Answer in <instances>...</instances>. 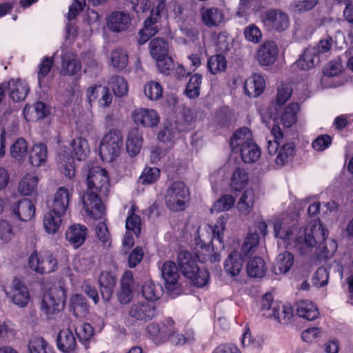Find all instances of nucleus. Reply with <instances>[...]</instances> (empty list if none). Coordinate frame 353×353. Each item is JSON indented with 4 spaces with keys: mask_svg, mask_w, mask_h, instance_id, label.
I'll return each instance as SVG.
<instances>
[{
    "mask_svg": "<svg viewBox=\"0 0 353 353\" xmlns=\"http://www.w3.org/2000/svg\"><path fill=\"white\" fill-rule=\"evenodd\" d=\"M278 48L274 41L264 42L259 48L257 53V60L261 65H272L277 59Z\"/></svg>",
    "mask_w": 353,
    "mask_h": 353,
    "instance_id": "nucleus-24",
    "label": "nucleus"
},
{
    "mask_svg": "<svg viewBox=\"0 0 353 353\" xmlns=\"http://www.w3.org/2000/svg\"><path fill=\"white\" fill-rule=\"evenodd\" d=\"M48 347V343L43 337L39 336L31 338L28 343L30 353H47Z\"/></svg>",
    "mask_w": 353,
    "mask_h": 353,
    "instance_id": "nucleus-60",
    "label": "nucleus"
},
{
    "mask_svg": "<svg viewBox=\"0 0 353 353\" xmlns=\"http://www.w3.org/2000/svg\"><path fill=\"white\" fill-rule=\"evenodd\" d=\"M147 330L156 343H162L170 341L172 335L176 334L177 328L174 321L168 318L160 323L153 322L149 324Z\"/></svg>",
    "mask_w": 353,
    "mask_h": 353,
    "instance_id": "nucleus-14",
    "label": "nucleus"
},
{
    "mask_svg": "<svg viewBox=\"0 0 353 353\" xmlns=\"http://www.w3.org/2000/svg\"><path fill=\"white\" fill-rule=\"evenodd\" d=\"M48 110L42 102H37L32 105H26L23 109L25 119L28 121H36L47 116Z\"/></svg>",
    "mask_w": 353,
    "mask_h": 353,
    "instance_id": "nucleus-40",
    "label": "nucleus"
},
{
    "mask_svg": "<svg viewBox=\"0 0 353 353\" xmlns=\"http://www.w3.org/2000/svg\"><path fill=\"white\" fill-rule=\"evenodd\" d=\"M10 97L14 101H20L26 99L29 92L28 83L21 79H12L8 83Z\"/></svg>",
    "mask_w": 353,
    "mask_h": 353,
    "instance_id": "nucleus-36",
    "label": "nucleus"
},
{
    "mask_svg": "<svg viewBox=\"0 0 353 353\" xmlns=\"http://www.w3.org/2000/svg\"><path fill=\"white\" fill-rule=\"evenodd\" d=\"M266 270L265 263L261 257H252L247 263L246 270L250 277L261 278L265 275Z\"/></svg>",
    "mask_w": 353,
    "mask_h": 353,
    "instance_id": "nucleus-43",
    "label": "nucleus"
},
{
    "mask_svg": "<svg viewBox=\"0 0 353 353\" xmlns=\"http://www.w3.org/2000/svg\"><path fill=\"white\" fill-rule=\"evenodd\" d=\"M259 196L256 191L252 188L245 190L240 196L236 208L241 216L249 215L254 209V204Z\"/></svg>",
    "mask_w": 353,
    "mask_h": 353,
    "instance_id": "nucleus-27",
    "label": "nucleus"
},
{
    "mask_svg": "<svg viewBox=\"0 0 353 353\" xmlns=\"http://www.w3.org/2000/svg\"><path fill=\"white\" fill-rule=\"evenodd\" d=\"M66 290L61 286L50 289L43 296L41 309L47 315L61 312L65 306Z\"/></svg>",
    "mask_w": 353,
    "mask_h": 353,
    "instance_id": "nucleus-11",
    "label": "nucleus"
},
{
    "mask_svg": "<svg viewBox=\"0 0 353 353\" xmlns=\"http://www.w3.org/2000/svg\"><path fill=\"white\" fill-rule=\"evenodd\" d=\"M129 313L137 320L148 321L155 316L156 310L152 303L137 302L131 306Z\"/></svg>",
    "mask_w": 353,
    "mask_h": 353,
    "instance_id": "nucleus-30",
    "label": "nucleus"
},
{
    "mask_svg": "<svg viewBox=\"0 0 353 353\" xmlns=\"http://www.w3.org/2000/svg\"><path fill=\"white\" fill-rule=\"evenodd\" d=\"M65 325L68 327L62 328L57 335V347L62 353H75L77 346L76 336L71 330L70 322L67 321Z\"/></svg>",
    "mask_w": 353,
    "mask_h": 353,
    "instance_id": "nucleus-20",
    "label": "nucleus"
},
{
    "mask_svg": "<svg viewBox=\"0 0 353 353\" xmlns=\"http://www.w3.org/2000/svg\"><path fill=\"white\" fill-rule=\"evenodd\" d=\"M73 192L72 188L59 187L49 201L48 208L66 214L73 196Z\"/></svg>",
    "mask_w": 353,
    "mask_h": 353,
    "instance_id": "nucleus-18",
    "label": "nucleus"
},
{
    "mask_svg": "<svg viewBox=\"0 0 353 353\" xmlns=\"http://www.w3.org/2000/svg\"><path fill=\"white\" fill-rule=\"evenodd\" d=\"M189 201V190L183 182L175 181L168 188L165 195V203L170 210H185Z\"/></svg>",
    "mask_w": 353,
    "mask_h": 353,
    "instance_id": "nucleus-9",
    "label": "nucleus"
},
{
    "mask_svg": "<svg viewBox=\"0 0 353 353\" xmlns=\"http://www.w3.org/2000/svg\"><path fill=\"white\" fill-rule=\"evenodd\" d=\"M161 272L165 288L174 295L179 294L181 292L179 282L180 275L175 263L170 261H165L161 267Z\"/></svg>",
    "mask_w": 353,
    "mask_h": 353,
    "instance_id": "nucleus-16",
    "label": "nucleus"
},
{
    "mask_svg": "<svg viewBox=\"0 0 353 353\" xmlns=\"http://www.w3.org/2000/svg\"><path fill=\"white\" fill-rule=\"evenodd\" d=\"M276 113L270 112V117L276 123H281L285 128L291 127L296 122L297 114L300 110L299 103H291L279 110L276 109Z\"/></svg>",
    "mask_w": 353,
    "mask_h": 353,
    "instance_id": "nucleus-19",
    "label": "nucleus"
},
{
    "mask_svg": "<svg viewBox=\"0 0 353 353\" xmlns=\"http://www.w3.org/2000/svg\"><path fill=\"white\" fill-rule=\"evenodd\" d=\"M65 214L49 209L44 214L43 224L45 231L49 234H56L63 223V217Z\"/></svg>",
    "mask_w": 353,
    "mask_h": 353,
    "instance_id": "nucleus-29",
    "label": "nucleus"
},
{
    "mask_svg": "<svg viewBox=\"0 0 353 353\" xmlns=\"http://www.w3.org/2000/svg\"><path fill=\"white\" fill-rule=\"evenodd\" d=\"M101 196L97 192L87 190L81 196L83 209L90 218L99 219L105 215V208Z\"/></svg>",
    "mask_w": 353,
    "mask_h": 353,
    "instance_id": "nucleus-13",
    "label": "nucleus"
},
{
    "mask_svg": "<svg viewBox=\"0 0 353 353\" xmlns=\"http://www.w3.org/2000/svg\"><path fill=\"white\" fill-rule=\"evenodd\" d=\"M3 291L7 297L20 307H26L30 302V296L27 286L17 278L14 279L10 285L5 286Z\"/></svg>",
    "mask_w": 353,
    "mask_h": 353,
    "instance_id": "nucleus-15",
    "label": "nucleus"
},
{
    "mask_svg": "<svg viewBox=\"0 0 353 353\" xmlns=\"http://www.w3.org/2000/svg\"><path fill=\"white\" fill-rule=\"evenodd\" d=\"M202 252L196 250L193 255L188 251H181L178 254V264L183 274L190 280L196 287L201 288L208 284L210 274L205 269L200 268L197 261L201 262L207 260H201Z\"/></svg>",
    "mask_w": 353,
    "mask_h": 353,
    "instance_id": "nucleus-4",
    "label": "nucleus"
},
{
    "mask_svg": "<svg viewBox=\"0 0 353 353\" xmlns=\"http://www.w3.org/2000/svg\"><path fill=\"white\" fill-rule=\"evenodd\" d=\"M279 309L275 312L272 319L276 320L279 323L286 324L290 322L293 317V310L290 305L278 303Z\"/></svg>",
    "mask_w": 353,
    "mask_h": 353,
    "instance_id": "nucleus-53",
    "label": "nucleus"
},
{
    "mask_svg": "<svg viewBox=\"0 0 353 353\" xmlns=\"http://www.w3.org/2000/svg\"><path fill=\"white\" fill-rule=\"evenodd\" d=\"M110 63L118 70L124 69L128 63V54L123 49L117 48L111 52Z\"/></svg>",
    "mask_w": 353,
    "mask_h": 353,
    "instance_id": "nucleus-48",
    "label": "nucleus"
},
{
    "mask_svg": "<svg viewBox=\"0 0 353 353\" xmlns=\"http://www.w3.org/2000/svg\"><path fill=\"white\" fill-rule=\"evenodd\" d=\"M259 243V236L256 233L249 234L244 240L241 252L244 255L250 254L256 250Z\"/></svg>",
    "mask_w": 353,
    "mask_h": 353,
    "instance_id": "nucleus-59",
    "label": "nucleus"
},
{
    "mask_svg": "<svg viewBox=\"0 0 353 353\" xmlns=\"http://www.w3.org/2000/svg\"><path fill=\"white\" fill-rule=\"evenodd\" d=\"M163 290L160 285H156L151 281L145 282L142 287V294L150 302L158 300L162 295Z\"/></svg>",
    "mask_w": 353,
    "mask_h": 353,
    "instance_id": "nucleus-46",
    "label": "nucleus"
},
{
    "mask_svg": "<svg viewBox=\"0 0 353 353\" xmlns=\"http://www.w3.org/2000/svg\"><path fill=\"white\" fill-rule=\"evenodd\" d=\"M130 119L137 127L153 129L160 123L161 117L155 109L139 107L131 112Z\"/></svg>",
    "mask_w": 353,
    "mask_h": 353,
    "instance_id": "nucleus-12",
    "label": "nucleus"
},
{
    "mask_svg": "<svg viewBox=\"0 0 353 353\" xmlns=\"http://www.w3.org/2000/svg\"><path fill=\"white\" fill-rule=\"evenodd\" d=\"M123 140L121 130L111 129L104 134L101 140L99 155L103 161L111 163L121 154Z\"/></svg>",
    "mask_w": 353,
    "mask_h": 353,
    "instance_id": "nucleus-6",
    "label": "nucleus"
},
{
    "mask_svg": "<svg viewBox=\"0 0 353 353\" xmlns=\"http://www.w3.org/2000/svg\"><path fill=\"white\" fill-rule=\"evenodd\" d=\"M278 302H274L272 294H265L259 303V313L266 318H272L278 310Z\"/></svg>",
    "mask_w": 353,
    "mask_h": 353,
    "instance_id": "nucleus-45",
    "label": "nucleus"
},
{
    "mask_svg": "<svg viewBox=\"0 0 353 353\" xmlns=\"http://www.w3.org/2000/svg\"><path fill=\"white\" fill-rule=\"evenodd\" d=\"M231 147L234 151L239 152L242 161L245 163H255L261 154L259 147L252 139V132L248 128H242L235 132L231 138Z\"/></svg>",
    "mask_w": 353,
    "mask_h": 353,
    "instance_id": "nucleus-5",
    "label": "nucleus"
},
{
    "mask_svg": "<svg viewBox=\"0 0 353 353\" xmlns=\"http://www.w3.org/2000/svg\"><path fill=\"white\" fill-rule=\"evenodd\" d=\"M72 153L77 161L85 160L90 152L88 141L83 137H77L71 142Z\"/></svg>",
    "mask_w": 353,
    "mask_h": 353,
    "instance_id": "nucleus-42",
    "label": "nucleus"
},
{
    "mask_svg": "<svg viewBox=\"0 0 353 353\" xmlns=\"http://www.w3.org/2000/svg\"><path fill=\"white\" fill-rule=\"evenodd\" d=\"M57 165L59 171L69 179H72L76 172L73 157L65 148L61 147L57 155Z\"/></svg>",
    "mask_w": 353,
    "mask_h": 353,
    "instance_id": "nucleus-25",
    "label": "nucleus"
},
{
    "mask_svg": "<svg viewBox=\"0 0 353 353\" xmlns=\"http://www.w3.org/2000/svg\"><path fill=\"white\" fill-rule=\"evenodd\" d=\"M202 83V76L194 74L190 77L185 90V94L190 99L197 98L200 94V88Z\"/></svg>",
    "mask_w": 353,
    "mask_h": 353,
    "instance_id": "nucleus-47",
    "label": "nucleus"
},
{
    "mask_svg": "<svg viewBox=\"0 0 353 353\" xmlns=\"http://www.w3.org/2000/svg\"><path fill=\"white\" fill-rule=\"evenodd\" d=\"M235 202V198L231 194H224L214 203L210 209L212 213L228 211L231 209Z\"/></svg>",
    "mask_w": 353,
    "mask_h": 353,
    "instance_id": "nucleus-51",
    "label": "nucleus"
},
{
    "mask_svg": "<svg viewBox=\"0 0 353 353\" xmlns=\"http://www.w3.org/2000/svg\"><path fill=\"white\" fill-rule=\"evenodd\" d=\"M111 88L117 97H123L128 93V85L125 79L121 77H114L110 81Z\"/></svg>",
    "mask_w": 353,
    "mask_h": 353,
    "instance_id": "nucleus-57",
    "label": "nucleus"
},
{
    "mask_svg": "<svg viewBox=\"0 0 353 353\" xmlns=\"http://www.w3.org/2000/svg\"><path fill=\"white\" fill-rule=\"evenodd\" d=\"M248 182L247 173L241 169H236L232 174L230 181L231 188L236 191L243 189Z\"/></svg>",
    "mask_w": 353,
    "mask_h": 353,
    "instance_id": "nucleus-54",
    "label": "nucleus"
},
{
    "mask_svg": "<svg viewBox=\"0 0 353 353\" xmlns=\"http://www.w3.org/2000/svg\"><path fill=\"white\" fill-rule=\"evenodd\" d=\"M132 19L130 14L125 12H113L107 19L108 28L115 32L127 31L131 26Z\"/></svg>",
    "mask_w": 353,
    "mask_h": 353,
    "instance_id": "nucleus-22",
    "label": "nucleus"
},
{
    "mask_svg": "<svg viewBox=\"0 0 353 353\" xmlns=\"http://www.w3.org/2000/svg\"><path fill=\"white\" fill-rule=\"evenodd\" d=\"M81 73V65L77 55L70 51H65L62 55L61 74L79 77Z\"/></svg>",
    "mask_w": 353,
    "mask_h": 353,
    "instance_id": "nucleus-23",
    "label": "nucleus"
},
{
    "mask_svg": "<svg viewBox=\"0 0 353 353\" xmlns=\"http://www.w3.org/2000/svg\"><path fill=\"white\" fill-rule=\"evenodd\" d=\"M43 264L41 274L54 272L58 268L57 259L50 253L44 252L43 254Z\"/></svg>",
    "mask_w": 353,
    "mask_h": 353,
    "instance_id": "nucleus-62",
    "label": "nucleus"
},
{
    "mask_svg": "<svg viewBox=\"0 0 353 353\" xmlns=\"http://www.w3.org/2000/svg\"><path fill=\"white\" fill-rule=\"evenodd\" d=\"M53 62L54 61L52 57H44L41 60V62L39 65L37 74L38 82L40 87L46 84V78L52 68Z\"/></svg>",
    "mask_w": 353,
    "mask_h": 353,
    "instance_id": "nucleus-56",
    "label": "nucleus"
},
{
    "mask_svg": "<svg viewBox=\"0 0 353 353\" xmlns=\"http://www.w3.org/2000/svg\"><path fill=\"white\" fill-rule=\"evenodd\" d=\"M47 148L42 143L34 144L29 152V161L34 167L43 165L47 161Z\"/></svg>",
    "mask_w": 353,
    "mask_h": 353,
    "instance_id": "nucleus-39",
    "label": "nucleus"
},
{
    "mask_svg": "<svg viewBox=\"0 0 353 353\" xmlns=\"http://www.w3.org/2000/svg\"><path fill=\"white\" fill-rule=\"evenodd\" d=\"M155 8L150 11V15L145 20L143 27L138 33V43L144 44L150 37L156 34L161 28V21L165 9L164 0H154Z\"/></svg>",
    "mask_w": 353,
    "mask_h": 353,
    "instance_id": "nucleus-7",
    "label": "nucleus"
},
{
    "mask_svg": "<svg viewBox=\"0 0 353 353\" xmlns=\"http://www.w3.org/2000/svg\"><path fill=\"white\" fill-rule=\"evenodd\" d=\"M318 0H294L290 4V9L296 13L307 12L315 7Z\"/></svg>",
    "mask_w": 353,
    "mask_h": 353,
    "instance_id": "nucleus-61",
    "label": "nucleus"
},
{
    "mask_svg": "<svg viewBox=\"0 0 353 353\" xmlns=\"http://www.w3.org/2000/svg\"><path fill=\"white\" fill-rule=\"evenodd\" d=\"M265 87V80L259 74H252L244 83L245 93L252 97L259 96L264 91Z\"/></svg>",
    "mask_w": 353,
    "mask_h": 353,
    "instance_id": "nucleus-33",
    "label": "nucleus"
},
{
    "mask_svg": "<svg viewBox=\"0 0 353 353\" xmlns=\"http://www.w3.org/2000/svg\"><path fill=\"white\" fill-rule=\"evenodd\" d=\"M243 34L245 39L253 43H258L262 39V32L259 28L254 24H250L245 27Z\"/></svg>",
    "mask_w": 353,
    "mask_h": 353,
    "instance_id": "nucleus-63",
    "label": "nucleus"
},
{
    "mask_svg": "<svg viewBox=\"0 0 353 353\" xmlns=\"http://www.w3.org/2000/svg\"><path fill=\"white\" fill-rule=\"evenodd\" d=\"M143 92L148 99L157 101L163 96V88L159 82L150 81L144 85Z\"/></svg>",
    "mask_w": 353,
    "mask_h": 353,
    "instance_id": "nucleus-49",
    "label": "nucleus"
},
{
    "mask_svg": "<svg viewBox=\"0 0 353 353\" xmlns=\"http://www.w3.org/2000/svg\"><path fill=\"white\" fill-rule=\"evenodd\" d=\"M227 66V61L224 56L216 54L212 56L208 61V70L212 74H217L225 71Z\"/></svg>",
    "mask_w": 353,
    "mask_h": 353,
    "instance_id": "nucleus-52",
    "label": "nucleus"
},
{
    "mask_svg": "<svg viewBox=\"0 0 353 353\" xmlns=\"http://www.w3.org/2000/svg\"><path fill=\"white\" fill-rule=\"evenodd\" d=\"M292 94V88L290 83H282L277 89L276 103L279 105L285 103Z\"/></svg>",
    "mask_w": 353,
    "mask_h": 353,
    "instance_id": "nucleus-64",
    "label": "nucleus"
},
{
    "mask_svg": "<svg viewBox=\"0 0 353 353\" xmlns=\"http://www.w3.org/2000/svg\"><path fill=\"white\" fill-rule=\"evenodd\" d=\"M201 16L203 23L209 28L220 26L225 19L223 12L216 8H203Z\"/></svg>",
    "mask_w": 353,
    "mask_h": 353,
    "instance_id": "nucleus-34",
    "label": "nucleus"
},
{
    "mask_svg": "<svg viewBox=\"0 0 353 353\" xmlns=\"http://www.w3.org/2000/svg\"><path fill=\"white\" fill-rule=\"evenodd\" d=\"M28 151V145L23 138L17 139L11 145L10 154L12 158L18 162H23L26 159Z\"/></svg>",
    "mask_w": 353,
    "mask_h": 353,
    "instance_id": "nucleus-44",
    "label": "nucleus"
},
{
    "mask_svg": "<svg viewBox=\"0 0 353 353\" xmlns=\"http://www.w3.org/2000/svg\"><path fill=\"white\" fill-rule=\"evenodd\" d=\"M267 150L271 163L270 169L281 168L294 157L295 149L291 142H285L279 126L275 125L271 131V137L267 140Z\"/></svg>",
    "mask_w": 353,
    "mask_h": 353,
    "instance_id": "nucleus-3",
    "label": "nucleus"
},
{
    "mask_svg": "<svg viewBox=\"0 0 353 353\" xmlns=\"http://www.w3.org/2000/svg\"><path fill=\"white\" fill-rule=\"evenodd\" d=\"M149 50L161 72L168 74L173 65V60L169 56L168 43L161 38L153 39L150 42Z\"/></svg>",
    "mask_w": 353,
    "mask_h": 353,
    "instance_id": "nucleus-8",
    "label": "nucleus"
},
{
    "mask_svg": "<svg viewBox=\"0 0 353 353\" xmlns=\"http://www.w3.org/2000/svg\"><path fill=\"white\" fill-rule=\"evenodd\" d=\"M262 22L269 30L283 31L289 27L288 16L278 10L266 11L262 17Z\"/></svg>",
    "mask_w": 353,
    "mask_h": 353,
    "instance_id": "nucleus-17",
    "label": "nucleus"
},
{
    "mask_svg": "<svg viewBox=\"0 0 353 353\" xmlns=\"http://www.w3.org/2000/svg\"><path fill=\"white\" fill-rule=\"evenodd\" d=\"M319 62V55L316 53V48H307L302 57L294 64V66L301 70H307L313 68Z\"/></svg>",
    "mask_w": 353,
    "mask_h": 353,
    "instance_id": "nucleus-38",
    "label": "nucleus"
},
{
    "mask_svg": "<svg viewBox=\"0 0 353 353\" xmlns=\"http://www.w3.org/2000/svg\"><path fill=\"white\" fill-rule=\"evenodd\" d=\"M160 176V170L155 167H145L141 176L139 181L141 184L148 185L156 182Z\"/></svg>",
    "mask_w": 353,
    "mask_h": 353,
    "instance_id": "nucleus-55",
    "label": "nucleus"
},
{
    "mask_svg": "<svg viewBox=\"0 0 353 353\" xmlns=\"http://www.w3.org/2000/svg\"><path fill=\"white\" fill-rule=\"evenodd\" d=\"M12 213L19 220L28 221L34 216V205L29 199H22L12 208Z\"/></svg>",
    "mask_w": 353,
    "mask_h": 353,
    "instance_id": "nucleus-35",
    "label": "nucleus"
},
{
    "mask_svg": "<svg viewBox=\"0 0 353 353\" xmlns=\"http://www.w3.org/2000/svg\"><path fill=\"white\" fill-rule=\"evenodd\" d=\"M226 222V216H221L218 218L214 227L203 223L198 228L194 243L196 246V250L202 252L201 260H210L212 263L220 260L219 254L214 252L210 243L213 239H216L221 244L222 249H224L223 232Z\"/></svg>",
    "mask_w": 353,
    "mask_h": 353,
    "instance_id": "nucleus-2",
    "label": "nucleus"
},
{
    "mask_svg": "<svg viewBox=\"0 0 353 353\" xmlns=\"http://www.w3.org/2000/svg\"><path fill=\"white\" fill-rule=\"evenodd\" d=\"M87 190L97 192L106 196L110 189V181L105 169L98 166H92L86 174Z\"/></svg>",
    "mask_w": 353,
    "mask_h": 353,
    "instance_id": "nucleus-10",
    "label": "nucleus"
},
{
    "mask_svg": "<svg viewBox=\"0 0 353 353\" xmlns=\"http://www.w3.org/2000/svg\"><path fill=\"white\" fill-rule=\"evenodd\" d=\"M296 314L307 321H314L319 316V312L314 303L309 300H301L295 305Z\"/></svg>",
    "mask_w": 353,
    "mask_h": 353,
    "instance_id": "nucleus-32",
    "label": "nucleus"
},
{
    "mask_svg": "<svg viewBox=\"0 0 353 353\" xmlns=\"http://www.w3.org/2000/svg\"><path fill=\"white\" fill-rule=\"evenodd\" d=\"M323 332L318 327H311L304 330L301 332V339L307 343L317 342L323 336Z\"/></svg>",
    "mask_w": 353,
    "mask_h": 353,
    "instance_id": "nucleus-58",
    "label": "nucleus"
},
{
    "mask_svg": "<svg viewBox=\"0 0 353 353\" xmlns=\"http://www.w3.org/2000/svg\"><path fill=\"white\" fill-rule=\"evenodd\" d=\"M143 143V132L138 128H132L128 133L125 141L126 150L130 157L139 154Z\"/></svg>",
    "mask_w": 353,
    "mask_h": 353,
    "instance_id": "nucleus-28",
    "label": "nucleus"
},
{
    "mask_svg": "<svg viewBox=\"0 0 353 353\" xmlns=\"http://www.w3.org/2000/svg\"><path fill=\"white\" fill-rule=\"evenodd\" d=\"M70 305L76 316L85 315L88 310L87 303L81 294H73L70 299Z\"/></svg>",
    "mask_w": 353,
    "mask_h": 353,
    "instance_id": "nucleus-50",
    "label": "nucleus"
},
{
    "mask_svg": "<svg viewBox=\"0 0 353 353\" xmlns=\"http://www.w3.org/2000/svg\"><path fill=\"white\" fill-rule=\"evenodd\" d=\"M87 97L90 103L97 101L99 106L101 108L108 107L112 101V94L109 88L101 85L90 86L87 90Z\"/></svg>",
    "mask_w": 353,
    "mask_h": 353,
    "instance_id": "nucleus-21",
    "label": "nucleus"
},
{
    "mask_svg": "<svg viewBox=\"0 0 353 353\" xmlns=\"http://www.w3.org/2000/svg\"><path fill=\"white\" fill-rule=\"evenodd\" d=\"M39 177L37 172H27L19 183L18 191L23 196H31L37 193Z\"/></svg>",
    "mask_w": 353,
    "mask_h": 353,
    "instance_id": "nucleus-31",
    "label": "nucleus"
},
{
    "mask_svg": "<svg viewBox=\"0 0 353 353\" xmlns=\"http://www.w3.org/2000/svg\"><path fill=\"white\" fill-rule=\"evenodd\" d=\"M224 270L231 276H237L243 268L241 254L236 250L231 252L224 261Z\"/></svg>",
    "mask_w": 353,
    "mask_h": 353,
    "instance_id": "nucleus-37",
    "label": "nucleus"
},
{
    "mask_svg": "<svg viewBox=\"0 0 353 353\" xmlns=\"http://www.w3.org/2000/svg\"><path fill=\"white\" fill-rule=\"evenodd\" d=\"M87 235V228L81 224H73L69 226L65 233V239L75 249L85 242Z\"/></svg>",
    "mask_w": 353,
    "mask_h": 353,
    "instance_id": "nucleus-26",
    "label": "nucleus"
},
{
    "mask_svg": "<svg viewBox=\"0 0 353 353\" xmlns=\"http://www.w3.org/2000/svg\"><path fill=\"white\" fill-rule=\"evenodd\" d=\"M294 264V256L289 252L279 254L274 264V272L276 274H285Z\"/></svg>",
    "mask_w": 353,
    "mask_h": 353,
    "instance_id": "nucleus-41",
    "label": "nucleus"
},
{
    "mask_svg": "<svg viewBox=\"0 0 353 353\" xmlns=\"http://www.w3.org/2000/svg\"><path fill=\"white\" fill-rule=\"evenodd\" d=\"M279 248H292L301 255L327 259L338 248L334 239H328L329 232L319 219L311 220L305 228L297 225V215L283 213L270 220Z\"/></svg>",
    "mask_w": 353,
    "mask_h": 353,
    "instance_id": "nucleus-1",
    "label": "nucleus"
}]
</instances>
